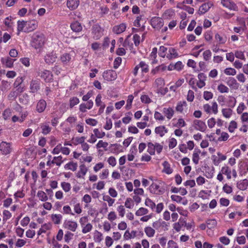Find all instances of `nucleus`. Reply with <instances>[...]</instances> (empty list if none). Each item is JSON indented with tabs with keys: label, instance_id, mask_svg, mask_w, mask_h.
Listing matches in <instances>:
<instances>
[{
	"label": "nucleus",
	"instance_id": "obj_1",
	"mask_svg": "<svg viewBox=\"0 0 248 248\" xmlns=\"http://www.w3.org/2000/svg\"><path fill=\"white\" fill-rule=\"evenodd\" d=\"M45 38L42 33H34L32 36L31 46L35 49H39L44 45Z\"/></svg>",
	"mask_w": 248,
	"mask_h": 248
},
{
	"label": "nucleus",
	"instance_id": "obj_2",
	"mask_svg": "<svg viewBox=\"0 0 248 248\" xmlns=\"http://www.w3.org/2000/svg\"><path fill=\"white\" fill-rule=\"evenodd\" d=\"M148 149L147 152L151 155H154L155 154V150L158 154H159L163 149V146L158 143H155L153 144L152 142H148L147 144Z\"/></svg>",
	"mask_w": 248,
	"mask_h": 248
},
{
	"label": "nucleus",
	"instance_id": "obj_3",
	"mask_svg": "<svg viewBox=\"0 0 248 248\" xmlns=\"http://www.w3.org/2000/svg\"><path fill=\"white\" fill-rule=\"evenodd\" d=\"M38 75L46 82H50L53 80V76L52 72L47 70L44 69L39 71Z\"/></svg>",
	"mask_w": 248,
	"mask_h": 248
},
{
	"label": "nucleus",
	"instance_id": "obj_4",
	"mask_svg": "<svg viewBox=\"0 0 248 248\" xmlns=\"http://www.w3.org/2000/svg\"><path fill=\"white\" fill-rule=\"evenodd\" d=\"M102 76L104 80L111 81L116 79L117 74L114 70H108L103 72Z\"/></svg>",
	"mask_w": 248,
	"mask_h": 248
},
{
	"label": "nucleus",
	"instance_id": "obj_5",
	"mask_svg": "<svg viewBox=\"0 0 248 248\" xmlns=\"http://www.w3.org/2000/svg\"><path fill=\"white\" fill-rule=\"evenodd\" d=\"M151 25L153 28L158 30L163 27V20L160 17H154L151 20Z\"/></svg>",
	"mask_w": 248,
	"mask_h": 248
},
{
	"label": "nucleus",
	"instance_id": "obj_6",
	"mask_svg": "<svg viewBox=\"0 0 248 248\" xmlns=\"http://www.w3.org/2000/svg\"><path fill=\"white\" fill-rule=\"evenodd\" d=\"M63 227L64 229L74 232L76 231L78 228V224L76 221L70 220H66L63 224Z\"/></svg>",
	"mask_w": 248,
	"mask_h": 248
},
{
	"label": "nucleus",
	"instance_id": "obj_7",
	"mask_svg": "<svg viewBox=\"0 0 248 248\" xmlns=\"http://www.w3.org/2000/svg\"><path fill=\"white\" fill-rule=\"evenodd\" d=\"M75 54L74 51H71L70 53H64L62 54L60 57L62 62L64 65H67L70 61L74 58L73 55Z\"/></svg>",
	"mask_w": 248,
	"mask_h": 248
},
{
	"label": "nucleus",
	"instance_id": "obj_8",
	"mask_svg": "<svg viewBox=\"0 0 248 248\" xmlns=\"http://www.w3.org/2000/svg\"><path fill=\"white\" fill-rule=\"evenodd\" d=\"M149 189L151 193L156 195H161L165 192L164 188L155 183L152 184L150 186Z\"/></svg>",
	"mask_w": 248,
	"mask_h": 248
},
{
	"label": "nucleus",
	"instance_id": "obj_9",
	"mask_svg": "<svg viewBox=\"0 0 248 248\" xmlns=\"http://www.w3.org/2000/svg\"><path fill=\"white\" fill-rule=\"evenodd\" d=\"M102 29L98 24H95L92 27V33L93 35V38L99 39L103 35Z\"/></svg>",
	"mask_w": 248,
	"mask_h": 248
},
{
	"label": "nucleus",
	"instance_id": "obj_10",
	"mask_svg": "<svg viewBox=\"0 0 248 248\" xmlns=\"http://www.w3.org/2000/svg\"><path fill=\"white\" fill-rule=\"evenodd\" d=\"M57 59V56L54 51L47 53L44 57L45 62L48 64L53 63L56 62Z\"/></svg>",
	"mask_w": 248,
	"mask_h": 248
},
{
	"label": "nucleus",
	"instance_id": "obj_11",
	"mask_svg": "<svg viewBox=\"0 0 248 248\" xmlns=\"http://www.w3.org/2000/svg\"><path fill=\"white\" fill-rule=\"evenodd\" d=\"M12 148L10 144L2 141L0 143V152L2 155H7L10 153Z\"/></svg>",
	"mask_w": 248,
	"mask_h": 248
},
{
	"label": "nucleus",
	"instance_id": "obj_12",
	"mask_svg": "<svg viewBox=\"0 0 248 248\" xmlns=\"http://www.w3.org/2000/svg\"><path fill=\"white\" fill-rule=\"evenodd\" d=\"M30 89L31 92L37 93L40 89V80L39 79H32L30 82Z\"/></svg>",
	"mask_w": 248,
	"mask_h": 248
},
{
	"label": "nucleus",
	"instance_id": "obj_13",
	"mask_svg": "<svg viewBox=\"0 0 248 248\" xmlns=\"http://www.w3.org/2000/svg\"><path fill=\"white\" fill-rule=\"evenodd\" d=\"M38 27V22L35 20L27 21V27L25 32H31L34 31Z\"/></svg>",
	"mask_w": 248,
	"mask_h": 248
},
{
	"label": "nucleus",
	"instance_id": "obj_14",
	"mask_svg": "<svg viewBox=\"0 0 248 248\" xmlns=\"http://www.w3.org/2000/svg\"><path fill=\"white\" fill-rule=\"evenodd\" d=\"M194 124L195 129L201 132H204L207 128L205 123L201 120H195L194 121Z\"/></svg>",
	"mask_w": 248,
	"mask_h": 248
},
{
	"label": "nucleus",
	"instance_id": "obj_15",
	"mask_svg": "<svg viewBox=\"0 0 248 248\" xmlns=\"http://www.w3.org/2000/svg\"><path fill=\"white\" fill-rule=\"evenodd\" d=\"M93 105V101L92 100H90L86 103H82L79 105V110L82 112H85L87 111V109H91Z\"/></svg>",
	"mask_w": 248,
	"mask_h": 248
},
{
	"label": "nucleus",
	"instance_id": "obj_16",
	"mask_svg": "<svg viewBox=\"0 0 248 248\" xmlns=\"http://www.w3.org/2000/svg\"><path fill=\"white\" fill-rule=\"evenodd\" d=\"M199 81L197 82V85L199 88H202L205 85V81L207 78L206 75L202 73L198 75Z\"/></svg>",
	"mask_w": 248,
	"mask_h": 248
},
{
	"label": "nucleus",
	"instance_id": "obj_17",
	"mask_svg": "<svg viewBox=\"0 0 248 248\" xmlns=\"http://www.w3.org/2000/svg\"><path fill=\"white\" fill-rule=\"evenodd\" d=\"M213 5L211 2H208L202 4L199 8V13L200 14H203L207 12Z\"/></svg>",
	"mask_w": 248,
	"mask_h": 248
},
{
	"label": "nucleus",
	"instance_id": "obj_18",
	"mask_svg": "<svg viewBox=\"0 0 248 248\" xmlns=\"http://www.w3.org/2000/svg\"><path fill=\"white\" fill-rule=\"evenodd\" d=\"M46 107V103L43 99L40 100L36 105V111L39 113H42L44 111Z\"/></svg>",
	"mask_w": 248,
	"mask_h": 248
},
{
	"label": "nucleus",
	"instance_id": "obj_19",
	"mask_svg": "<svg viewBox=\"0 0 248 248\" xmlns=\"http://www.w3.org/2000/svg\"><path fill=\"white\" fill-rule=\"evenodd\" d=\"M126 26L124 23H121L119 25L113 27L112 31L116 34H120L125 31Z\"/></svg>",
	"mask_w": 248,
	"mask_h": 248
},
{
	"label": "nucleus",
	"instance_id": "obj_20",
	"mask_svg": "<svg viewBox=\"0 0 248 248\" xmlns=\"http://www.w3.org/2000/svg\"><path fill=\"white\" fill-rule=\"evenodd\" d=\"M40 126L42 129V133L45 135L49 134L51 130V127L49 126V122L42 123Z\"/></svg>",
	"mask_w": 248,
	"mask_h": 248
},
{
	"label": "nucleus",
	"instance_id": "obj_21",
	"mask_svg": "<svg viewBox=\"0 0 248 248\" xmlns=\"http://www.w3.org/2000/svg\"><path fill=\"white\" fill-rule=\"evenodd\" d=\"M111 151L114 154H119L120 153L123 152V150L122 146L117 143L111 144H110Z\"/></svg>",
	"mask_w": 248,
	"mask_h": 248
},
{
	"label": "nucleus",
	"instance_id": "obj_22",
	"mask_svg": "<svg viewBox=\"0 0 248 248\" xmlns=\"http://www.w3.org/2000/svg\"><path fill=\"white\" fill-rule=\"evenodd\" d=\"M186 225V221L183 218H180L179 221L173 224L174 229L177 232H179L182 227Z\"/></svg>",
	"mask_w": 248,
	"mask_h": 248
},
{
	"label": "nucleus",
	"instance_id": "obj_23",
	"mask_svg": "<svg viewBox=\"0 0 248 248\" xmlns=\"http://www.w3.org/2000/svg\"><path fill=\"white\" fill-rule=\"evenodd\" d=\"M15 60L8 57L2 58L1 62L7 67L11 68L13 66V63Z\"/></svg>",
	"mask_w": 248,
	"mask_h": 248
},
{
	"label": "nucleus",
	"instance_id": "obj_24",
	"mask_svg": "<svg viewBox=\"0 0 248 248\" xmlns=\"http://www.w3.org/2000/svg\"><path fill=\"white\" fill-rule=\"evenodd\" d=\"M79 3V0H67V6L71 10L76 9L78 7Z\"/></svg>",
	"mask_w": 248,
	"mask_h": 248
},
{
	"label": "nucleus",
	"instance_id": "obj_25",
	"mask_svg": "<svg viewBox=\"0 0 248 248\" xmlns=\"http://www.w3.org/2000/svg\"><path fill=\"white\" fill-rule=\"evenodd\" d=\"M71 30L76 32H79L82 30L81 24L78 21H75L70 25Z\"/></svg>",
	"mask_w": 248,
	"mask_h": 248
},
{
	"label": "nucleus",
	"instance_id": "obj_26",
	"mask_svg": "<svg viewBox=\"0 0 248 248\" xmlns=\"http://www.w3.org/2000/svg\"><path fill=\"white\" fill-rule=\"evenodd\" d=\"M162 112L169 120L173 117L174 113V110L171 108H164Z\"/></svg>",
	"mask_w": 248,
	"mask_h": 248
},
{
	"label": "nucleus",
	"instance_id": "obj_27",
	"mask_svg": "<svg viewBox=\"0 0 248 248\" xmlns=\"http://www.w3.org/2000/svg\"><path fill=\"white\" fill-rule=\"evenodd\" d=\"M62 216L61 214H53L51 215V219L55 224H60L62 222Z\"/></svg>",
	"mask_w": 248,
	"mask_h": 248
},
{
	"label": "nucleus",
	"instance_id": "obj_28",
	"mask_svg": "<svg viewBox=\"0 0 248 248\" xmlns=\"http://www.w3.org/2000/svg\"><path fill=\"white\" fill-rule=\"evenodd\" d=\"M187 106V103L186 101H179L177 103L176 107V110L179 112L183 113L184 109Z\"/></svg>",
	"mask_w": 248,
	"mask_h": 248
},
{
	"label": "nucleus",
	"instance_id": "obj_29",
	"mask_svg": "<svg viewBox=\"0 0 248 248\" xmlns=\"http://www.w3.org/2000/svg\"><path fill=\"white\" fill-rule=\"evenodd\" d=\"M155 131L156 134L159 135L162 137L168 132V130L165 126L162 125L156 127L155 128Z\"/></svg>",
	"mask_w": 248,
	"mask_h": 248
},
{
	"label": "nucleus",
	"instance_id": "obj_30",
	"mask_svg": "<svg viewBox=\"0 0 248 248\" xmlns=\"http://www.w3.org/2000/svg\"><path fill=\"white\" fill-rule=\"evenodd\" d=\"M178 56V54L176 51V50L173 48V47H170L169 49L168 53L167 56V57L170 60L172 59L173 58H177Z\"/></svg>",
	"mask_w": 248,
	"mask_h": 248
},
{
	"label": "nucleus",
	"instance_id": "obj_31",
	"mask_svg": "<svg viewBox=\"0 0 248 248\" xmlns=\"http://www.w3.org/2000/svg\"><path fill=\"white\" fill-rule=\"evenodd\" d=\"M222 5L224 7L231 10L237 11L238 9V7L236 4L234 3L233 1L230 0L226 1V2L223 3Z\"/></svg>",
	"mask_w": 248,
	"mask_h": 248
},
{
	"label": "nucleus",
	"instance_id": "obj_32",
	"mask_svg": "<svg viewBox=\"0 0 248 248\" xmlns=\"http://www.w3.org/2000/svg\"><path fill=\"white\" fill-rule=\"evenodd\" d=\"M162 165L163 166V172H164L165 173H166L168 174H170L172 172L173 170L170 168V165L168 161H164Z\"/></svg>",
	"mask_w": 248,
	"mask_h": 248
},
{
	"label": "nucleus",
	"instance_id": "obj_33",
	"mask_svg": "<svg viewBox=\"0 0 248 248\" xmlns=\"http://www.w3.org/2000/svg\"><path fill=\"white\" fill-rule=\"evenodd\" d=\"M216 40L218 43L219 44H224L227 41V37L225 36H222L218 33H216L215 36Z\"/></svg>",
	"mask_w": 248,
	"mask_h": 248
},
{
	"label": "nucleus",
	"instance_id": "obj_34",
	"mask_svg": "<svg viewBox=\"0 0 248 248\" xmlns=\"http://www.w3.org/2000/svg\"><path fill=\"white\" fill-rule=\"evenodd\" d=\"M221 173L227 176V178L228 179L231 178V169L227 166L222 167L221 170Z\"/></svg>",
	"mask_w": 248,
	"mask_h": 248
},
{
	"label": "nucleus",
	"instance_id": "obj_35",
	"mask_svg": "<svg viewBox=\"0 0 248 248\" xmlns=\"http://www.w3.org/2000/svg\"><path fill=\"white\" fill-rule=\"evenodd\" d=\"M78 167V164L77 163L73 162H70L68 163L65 164L64 168L65 169L70 170L73 171H75Z\"/></svg>",
	"mask_w": 248,
	"mask_h": 248
},
{
	"label": "nucleus",
	"instance_id": "obj_36",
	"mask_svg": "<svg viewBox=\"0 0 248 248\" xmlns=\"http://www.w3.org/2000/svg\"><path fill=\"white\" fill-rule=\"evenodd\" d=\"M248 185V181L246 179L240 181L237 183V187L242 190H245L247 188Z\"/></svg>",
	"mask_w": 248,
	"mask_h": 248
},
{
	"label": "nucleus",
	"instance_id": "obj_37",
	"mask_svg": "<svg viewBox=\"0 0 248 248\" xmlns=\"http://www.w3.org/2000/svg\"><path fill=\"white\" fill-rule=\"evenodd\" d=\"M37 196L38 197L39 200L42 202H46L48 200V197L46 193L41 190H39L38 191Z\"/></svg>",
	"mask_w": 248,
	"mask_h": 248
},
{
	"label": "nucleus",
	"instance_id": "obj_38",
	"mask_svg": "<svg viewBox=\"0 0 248 248\" xmlns=\"http://www.w3.org/2000/svg\"><path fill=\"white\" fill-rule=\"evenodd\" d=\"M144 232L146 235L149 237H153L155 234V230L151 227H145Z\"/></svg>",
	"mask_w": 248,
	"mask_h": 248
},
{
	"label": "nucleus",
	"instance_id": "obj_39",
	"mask_svg": "<svg viewBox=\"0 0 248 248\" xmlns=\"http://www.w3.org/2000/svg\"><path fill=\"white\" fill-rule=\"evenodd\" d=\"M165 85V82L162 78H159L155 79L154 86L158 88H161Z\"/></svg>",
	"mask_w": 248,
	"mask_h": 248
},
{
	"label": "nucleus",
	"instance_id": "obj_40",
	"mask_svg": "<svg viewBox=\"0 0 248 248\" xmlns=\"http://www.w3.org/2000/svg\"><path fill=\"white\" fill-rule=\"evenodd\" d=\"M152 226L153 228H154L156 230H158L161 227L167 226V224L166 222L165 221H161L160 220H158L155 222H154L153 223Z\"/></svg>",
	"mask_w": 248,
	"mask_h": 248
},
{
	"label": "nucleus",
	"instance_id": "obj_41",
	"mask_svg": "<svg viewBox=\"0 0 248 248\" xmlns=\"http://www.w3.org/2000/svg\"><path fill=\"white\" fill-rule=\"evenodd\" d=\"M65 159L62 160V157L61 155L58 156H55L53 158L51 163L56 164V165L60 166L62 163L64 161Z\"/></svg>",
	"mask_w": 248,
	"mask_h": 248
},
{
	"label": "nucleus",
	"instance_id": "obj_42",
	"mask_svg": "<svg viewBox=\"0 0 248 248\" xmlns=\"http://www.w3.org/2000/svg\"><path fill=\"white\" fill-rule=\"evenodd\" d=\"M223 116L229 118L232 115V110L231 108H223L221 110Z\"/></svg>",
	"mask_w": 248,
	"mask_h": 248
},
{
	"label": "nucleus",
	"instance_id": "obj_43",
	"mask_svg": "<svg viewBox=\"0 0 248 248\" xmlns=\"http://www.w3.org/2000/svg\"><path fill=\"white\" fill-rule=\"evenodd\" d=\"M139 66L141 68L142 73H146L149 71V66L144 62H140L139 64Z\"/></svg>",
	"mask_w": 248,
	"mask_h": 248
},
{
	"label": "nucleus",
	"instance_id": "obj_44",
	"mask_svg": "<svg viewBox=\"0 0 248 248\" xmlns=\"http://www.w3.org/2000/svg\"><path fill=\"white\" fill-rule=\"evenodd\" d=\"M207 227L209 229L214 228L217 225V222L215 219H208L206 221Z\"/></svg>",
	"mask_w": 248,
	"mask_h": 248
},
{
	"label": "nucleus",
	"instance_id": "obj_45",
	"mask_svg": "<svg viewBox=\"0 0 248 248\" xmlns=\"http://www.w3.org/2000/svg\"><path fill=\"white\" fill-rule=\"evenodd\" d=\"M27 27V21H18L17 22V31L18 32L24 31V27Z\"/></svg>",
	"mask_w": 248,
	"mask_h": 248
},
{
	"label": "nucleus",
	"instance_id": "obj_46",
	"mask_svg": "<svg viewBox=\"0 0 248 248\" xmlns=\"http://www.w3.org/2000/svg\"><path fill=\"white\" fill-rule=\"evenodd\" d=\"M227 83L230 87H232L234 88L238 87L237 81L233 78H229Z\"/></svg>",
	"mask_w": 248,
	"mask_h": 248
},
{
	"label": "nucleus",
	"instance_id": "obj_47",
	"mask_svg": "<svg viewBox=\"0 0 248 248\" xmlns=\"http://www.w3.org/2000/svg\"><path fill=\"white\" fill-rule=\"evenodd\" d=\"M133 99L134 96L133 95L131 94L128 96V98L126 101V105L125 106V108L127 110L131 109Z\"/></svg>",
	"mask_w": 248,
	"mask_h": 248
},
{
	"label": "nucleus",
	"instance_id": "obj_48",
	"mask_svg": "<svg viewBox=\"0 0 248 248\" xmlns=\"http://www.w3.org/2000/svg\"><path fill=\"white\" fill-rule=\"evenodd\" d=\"M85 137H76L72 139L74 145H78V144H81L85 141Z\"/></svg>",
	"mask_w": 248,
	"mask_h": 248
},
{
	"label": "nucleus",
	"instance_id": "obj_49",
	"mask_svg": "<svg viewBox=\"0 0 248 248\" xmlns=\"http://www.w3.org/2000/svg\"><path fill=\"white\" fill-rule=\"evenodd\" d=\"M103 200L104 201L107 202H108V205L109 206H112L113 204L115 202V200L110 198V197L108 195L103 196Z\"/></svg>",
	"mask_w": 248,
	"mask_h": 248
},
{
	"label": "nucleus",
	"instance_id": "obj_50",
	"mask_svg": "<svg viewBox=\"0 0 248 248\" xmlns=\"http://www.w3.org/2000/svg\"><path fill=\"white\" fill-rule=\"evenodd\" d=\"M148 213V210L145 208L140 207L136 212V215L137 216H141L147 214Z\"/></svg>",
	"mask_w": 248,
	"mask_h": 248
},
{
	"label": "nucleus",
	"instance_id": "obj_51",
	"mask_svg": "<svg viewBox=\"0 0 248 248\" xmlns=\"http://www.w3.org/2000/svg\"><path fill=\"white\" fill-rule=\"evenodd\" d=\"M79 102V99L77 97H73L70 98L69 101V106L70 108H72L75 105L78 104Z\"/></svg>",
	"mask_w": 248,
	"mask_h": 248
},
{
	"label": "nucleus",
	"instance_id": "obj_52",
	"mask_svg": "<svg viewBox=\"0 0 248 248\" xmlns=\"http://www.w3.org/2000/svg\"><path fill=\"white\" fill-rule=\"evenodd\" d=\"M145 204L146 206L151 208L154 210L155 208V204L150 199L147 198L145 201Z\"/></svg>",
	"mask_w": 248,
	"mask_h": 248
},
{
	"label": "nucleus",
	"instance_id": "obj_53",
	"mask_svg": "<svg viewBox=\"0 0 248 248\" xmlns=\"http://www.w3.org/2000/svg\"><path fill=\"white\" fill-rule=\"evenodd\" d=\"M61 186L65 192H69L71 188L70 184L65 182L61 183Z\"/></svg>",
	"mask_w": 248,
	"mask_h": 248
},
{
	"label": "nucleus",
	"instance_id": "obj_54",
	"mask_svg": "<svg viewBox=\"0 0 248 248\" xmlns=\"http://www.w3.org/2000/svg\"><path fill=\"white\" fill-rule=\"evenodd\" d=\"M187 81L188 82L189 85L191 86L192 88L196 91L197 90V87L195 86V84L196 83V79L190 77L189 79L186 78Z\"/></svg>",
	"mask_w": 248,
	"mask_h": 248
},
{
	"label": "nucleus",
	"instance_id": "obj_55",
	"mask_svg": "<svg viewBox=\"0 0 248 248\" xmlns=\"http://www.w3.org/2000/svg\"><path fill=\"white\" fill-rule=\"evenodd\" d=\"M12 114V110L10 108H7L2 113L3 118L4 120H7L10 118Z\"/></svg>",
	"mask_w": 248,
	"mask_h": 248
},
{
	"label": "nucleus",
	"instance_id": "obj_56",
	"mask_svg": "<svg viewBox=\"0 0 248 248\" xmlns=\"http://www.w3.org/2000/svg\"><path fill=\"white\" fill-rule=\"evenodd\" d=\"M217 90L221 93H228L229 88L223 84H219L217 87Z\"/></svg>",
	"mask_w": 248,
	"mask_h": 248
},
{
	"label": "nucleus",
	"instance_id": "obj_57",
	"mask_svg": "<svg viewBox=\"0 0 248 248\" xmlns=\"http://www.w3.org/2000/svg\"><path fill=\"white\" fill-rule=\"evenodd\" d=\"M93 238L95 242L100 243L102 240V234L100 232L96 231Z\"/></svg>",
	"mask_w": 248,
	"mask_h": 248
},
{
	"label": "nucleus",
	"instance_id": "obj_58",
	"mask_svg": "<svg viewBox=\"0 0 248 248\" xmlns=\"http://www.w3.org/2000/svg\"><path fill=\"white\" fill-rule=\"evenodd\" d=\"M224 73L227 75L234 76L236 74V71L232 68H227L224 70Z\"/></svg>",
	"mask_w": 248,
	"mask_h": 248
},
{
	"label": "nucleus",
	"instance_id": "obj_59",
	"mask_svg": "<svg viewBox=\"0 0 248 248\" xmlns=\"http://www.w3.org/2000/svg\"><path fill=\"white\" fill-rule=\"evenodd\" d=\"M82 227L83 228L82 232L83 233H86L92 230L93 228V226L91 223H89L87 224L85 226H83Z\"/></svg>",
	"mask_w": 248,
	"mask_h": 248
},
{
	"label": "nucleus",
	"instance_id": "obj_60",
	"mask_svg": "<svg viewBox=\"0 0 248 248\" xmlns=\"http://www.w3.org/2000/svg\"><path fill=\"white\" fill-rule=\"evenodd\" d=\"M3 221L6 222L8 219L12 217L11 213L8 210H4L3 212Z\"/></svg>",
	"mask_w": 248,
	"mask_h": 248
},
{
	"label": "nucleus",
	"instance_id": "obj_61",
	"mask_svg": "<svg viewBox=\"0 0 248 248\" xmlns=\"http://www.w3.org/2000/svg\"><path fill=\"white\" fill-rule=\"evenodd\" d=\"M237 128V123L234 121H232L229 124L228 130L230 132H234V130Z\"/></svg>",
	"mask_w": 248,
	"mask_h": 248
},
{
	"label": "nucleus",
	"instance_id": "obj_62",
	"mask_svg": "<svg viewBox=\"0 0 248 248\" xmlns=\"http://www.w3.org/2000/svg\"><path fill=\"white\" fill-rule=\"evenodd\" d=\"M212 56L211 51L210 50H206L203 53V59L206 61H208Z\"/></svg>",
	"mask_w": 248,
	"mask_h": 248
},
{
	"label": "nucleus",
	"instance_id": "obj_63",
	"mask_svg": "<svg viewBox=\"0 0 248 248\" xmlns=\"http://www.w3.org/2000/svg\"><path fill=\"white\" fill-rule=\"evenodd\" d=\"M93 133L98 138H102L105 136V133L104 132H100L97 128H95L93 130Z\"/></svg>",
	"mask_w": 248,
	"mask_h": 248
},
{
	"label": "nucleus",
	"instance_id": "obj_64",
	"mask_svg": "<svg viewBox=\"0 0 248 248\" xmlns=\"http://www.w3.org/2000/svg\"><path fill=\"white\" fill-rule=\"evenodd\" d=\"M229 137L228 134L225 132H222L221 133V136L218 138L219 141H226Z\"/></svg>",
	"mask_w": 248,
	"mask_h": 248
}]
</instances>
